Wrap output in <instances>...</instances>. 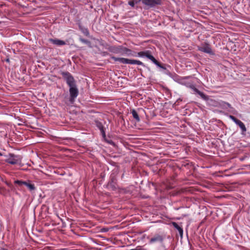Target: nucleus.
I'll use <instances>...</instances> for the list:
<instances>
[{"mask_svg": "<svg viewBox=\"0 0 250 250\" xmlns=\"http://www.w3.org/2000/svg\"><path fill=\"white\" fill-rule=\"evenodd\" d=\"M110 52L121 55L126 56H136L135 52L132 51L131 49L124 47L122 45L118 46H111L109 48Z\"/></svg>", "mask_w": 250, "mask_h": 250, "instance_id": "1", "label": "nucleus"}, {"mask_svg": "<svg viewBox=\"0 0 250 250\" xmlns=\"http://www.w3.org/2000/svg\"><path fill=\"white\" fill-rule=\"evenodd\" d=\"M136 55L137 56L140 57H146L151 60L154 64H155L159 67L162 68L163 69H166V67L162 64H161L160 62H159L157 60H156L155 58L151 54V52L149 50H146L145 51H140L138 53L135 52Z\"/></svg>", "mask_w": 250, "mask_h": 250, "instance_id": "2", "label": "nucleus"}, {"mask_svg": "<svg viewBox=\"0 0 250 250\" xmlns=\"http://www.w3.org/2000/svg\"><path fill=\"white\" fill-rule=\"evenodd\" d=\"M111 59L115 62H119L123 64H137L143 66H145L143 62L139 60H131L125 58H118L113 56H111Z\"/></svg>", "mask_w": 250, "mask_h": 250, "instance_id": "3", "label": "nucleus"}, {"mask_svg": "<svg viewBox=\"0 0 250 250\" xmlns=\"http://www.w3.org/2000/svg\"><path fill=\"white\" fill-rule=\"evenodd\" d=\"M61 74L69 87L74 86L76 82L72 74L68 71H62Z\"/></svg>", "mask_w": 250, "mask_h": 250, "instance_id": "4", "label": "nucleus"}, {"mask_svg": "<svg viewBox=\"0 0 250 250\" xmlns=\"http://www.w3.org/2000/svg\"><path fill=\"white\" fill-rule=\"evenodd\" d=\"M142 3L145 5L146 9L154 7L156 6L161 5L162 0H140Z\"/></svg>", "mask_w": 250, "mask_h": 250, "instance_id": "5", "label": "nucleus"}, {"mask_svg": "<svg viewBox=\"0 0 250 250\" xmlns=\"http://www.w3.org/2000/svg\"><path fill=\"white\" fill-rule=\"evenodd\" d=\"M5 161L12 165L19 164L21 163V157L20 155H16L10 153L8 156H6Z\"/></svg>", "mask_w": 250, "mask_h": 250, "instance_id": "6", "label": "nucleus"}, {"mask_svg": "<svg viewBox=\"0 0 250 250\" xmlns=\"http://www.w3.org/2000/svg\"><path fill=\"white\" fill-rule=\"evenodd\" d=\"M69 91L70 93V101L71 103H73L79 94V90L77 84L74 85V86H70Z\"/></svg>", "mask_w": 250, "mask_h": 250, "instance_id": "7", "label": "nucleus"}, {"mask_svg": "<svg viewBox=\"0 0 250 250\" xmlns=\"http://www.w3.org/2000/svg\"><path fill=\"white\" fill-rule=\"evenodd\" d=\"M198 50L209 54H213L210 45L207 43L202 44L200 46L198 47Z\"/></svg>", "mask_w": 250, "mask_h": 250, "instance_id": "8", "label": "nucleus"}, {"mask_svg": "<svg viewBox=\"0 0 250 250\" xmlns=\"http://www.w3.org/2000/svg\"><path fill=\"white\" fill-rule=\"evenodd\" d=\"M15 183L20 186L22 185L26 186L31 191L34 190L35 189V187L34 184L28 183L25 181L17 180L15 181Z\"/></svg>", "mask_w": 250, "mask_h": 250, "instance_id": "9", "label": "nucleus"}, {"mask_svg": "<svg viewBox=\"0 0 250 250\" xmlns=\"http://www.w3.org/2000/svg\"><path fill=\"white\" fill-rule=\"evenodd\" d=\"M164 237L161 235L156 234L154 235L153 237H152L150 240L149 242L150 243H154L156 242H162L163 241Z\"/></svg>", "mask_w": 250, "mask_h": 250, "instance_id": "10", "label": "nucleus"}, {"mask_svg": "<svg viewBox=\"0 0 250 250\" xmlns=\"http://www.w3.org/2000/svg\"><path fill=\"white\" fill-rule=\"evenodd\" d=\"M116 181L117 180L115 176H111L110 180L108 184V187L111 188L113 190L116 189Z\"/></svg>", "mask_w": 250, "mask_h": 250, "instance_id": "11", "label": "nucleus"}, {"mask_svg": "<svg viewBox=\"0 0 250 250\" xmlns=\"http://www.w3.org/2000/svg\"><path fill=\"white\" fill-rule=\"evenodd\" d=\"M49 41L50 42L57 46H62L66 44V42L64 41L57 39H49Z\"/></svg>", "mask_w": 250, "mask_h": 250, "instance_id": "12", "label": "nucleus"}, {"mask_svg": "<svg viewBox=\"0 0 250 250\" xmlns=\"http://www.w3.org/2000/svg\"><path fill=\"white\" fill-rule=\"evenodd\" d=\"M171 224L172 226L178 230L181 237H182L183 235V228L176 222H173Z\"/></svg>", "mask_w": 250, "mask_h": 250, "instance_id": "13", "label": "nucleus"}, {"mask_svg": "<svg viewBox=\"0 0 250 250\" xmlns=\"http://www.w3.org/2000/svg\"><path fill=\"white\" fill-rule=\"evenodd\" d=\"M193 89L194 90V91L195 92H196V93H197L198 94H199L200 97L204 100H207L208 98L207 97V96H206L203 92L199 91L197 88H196V87L193 86Z\"/></svg>", "mask_w": 250, "mask_h": 250, "instance_id": "14", "label": "nucleus"}, {"mask_svg": "<svg viewBox=\"0 0 250 250\" xmlns=\"http://www.w3.org/2000/svg\"><path fill=\"white\" fill-rule=\"evenodd\" d=\"M131 113H132L133 117L134 119L136 120L137 122H139L140 121L138 114L135 109H132L131 111Z\"/></svg>", "mask_w": 250, "mask_h": 250, "instance_id": "15", "label": "nucleus"}, {"mask_svg": "<svg viewBox=\"0 0 250 250\" xmlns=\"http://www.w3.org/2000/svg\"><path fill=\"white\" fill-rule=\"evenodd\" d=\"M97 126L99 128V129H100L103 136L104 137H105V133L104 127L103 125L101 123H99L97 124Z\"/></svg>", "mask_w": 250, "mask_h": 250, "instance_id": "16", "label": "nucleus"}, {"mask_svg": "<svg viewBox=\"0 0 250 250\" xmlns=\"http://www.w3.org/2000/svg\"><path fill=\"white\" fill-rule=\"evenodd\" d=\"M236 125L240 127L242 130V133H244L247 131L246 127L244 123L242 121H240L239 122V123H238Z\"/></svg>", "mask_w": 250, "mask_h": 250, "instance_id": "17", "label": "nucleus"}, {"mask_svg": "<svg viewBox=\"0 0 250 250\" xmlns=\"http://www.w3.org/2000/svg\"><path fill=\"white\" fill-rule=\"evenodd\" d=\"M229 118L231 119L236 124H237L238 123H239V122L240 121L232 115H230Z\"/></svg>", "mask_w": 250, "mask_h": 250, "instance_id": "18", "label": "nucleus"}, {"mask_svg": "<svg viewBox=\"0 0 250 250\" xmlns=\"http://www.w3.org/2000/svg\"><path fill=\"white\" fill-rule=\"evenodd\" d=\"M229 118L231 119L236 124H237L238 123H239V122L240 121L232 115H230Z\"/></svg>", "mask_w": 250, "mask_h": 250, "instance_id": "19", "label": "nucleus"}, {"mask_svg": "<svg viewBox=\"0 0 250 250\" xmlns=\"http://www.w3.org/2000/svg\"><path fill=\"white\" fill-rule=\"evenodd\" d=\"M80 40L81 42H82L84 43L87 44H89L90 43V42L88 40L84 39L81 38L80 39Z\"/></svg>", "mask_w": 250, "mask_h": 250, "instance_id": "20", "label": "nucleus"}, {"mask_svg": "<svg viewBox=\"0 0 250 250\" xmlns=\"http://www.w3.org/2000/svg\"><path fill=\"white\" fill-rule=\"evenodd\" d=\"M82 31L85 36H88L89 35V31L87 28L82 29Z\"/></svg>", "mask_w": 250, "mask_h": 250, "instance_id": "21", "label": "nucleus"}, {"mask_svg": "<svg viewBox=\"0 0 250 250\" xmlns=\"http://www.w3.org/2000/svg\"><path fill=\"white\" fill-rule=\"evenodd\" d=\"M130 250H146L145 249H144L143 247H142L141 246H138L136 247V249H132Z\"/></svg>", "mask_w": 250, "mask_h": 250, "instance_id": "22", "label": "nucleus"}, {"mask_svg": "<svg viewBox=\"0 0 250 250\" xmlns=\"http://www.w3.org/2000/svg\"><path fill=\"white\" fill-rule=\"evenodd\" d=\"M128 4L132 7H134V5H135V3H134V1L130 0L128 1Z\"/></svg>", "mask_w": 250, "mask_h": 250, "instance_id": "23", "label": "nucleus"}, {"mask_svg": "<svg viewBox=\"0 0 250 250\" xmlns=\"http://www.w3.org/2000/svg\"><path fill=\"white\" fill-rule=\"evenodd\" d=\"M5 61L7 62H10V60L9 59H6Z\"/></svg>", "mask_w": 250, "mask_h": 250, "instance_id": "24", "label": "nucleus"}, {"mask_svg": "<svg viewBox=\"0 0 250 250\" xmlns=\"http://www.w3.org/2000/svg\"><path fill=\"white\" fill-rule=\"evenodd\" d=\"M0 250H8L4 249V248H1L0 249Z\"/></svg>", "mask_w": 250, "mask_h": 250, "instance_id": "25", "label": "nucleus"}, {"mask_svg": "<svg viewBox=\"0 0 250 250\" xmlns=\"http://www.w3.org/2000/svg\"><path fill=\"white\" fill-rule=\"evenodd\" d=\"M0 155H1V154L0 153Z\"/></svg>", "mask_w": 250, "mask_h": 250, "instance_id": "26", "label": "nucleus"}]
</instances>
